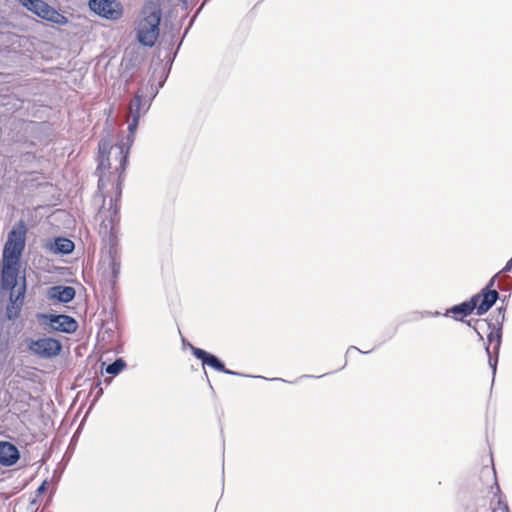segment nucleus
<instances>
[{
	"instance_id": "4be33fe9",
	"label": "nucleus",
	"mask_w": 512,
	"mask_h": 512,
	"mask_svg": "<svg viewBox=\"0 0 512 512\" xmlns=\"http://www.w3.org/2000/svg\"><path fill=\"white\" fill-rule=\"evenodd\" d=\"M512 270V258L506 263L505 267L502 269L501 272L507 273Z\"/></svg>"
},
{
	"instance_id": "f3484780",
	"label": "nucleus",
	"mask_w": 512,
	"mask_h": 512,
	"mask_svg": "<svg viewBox=\"0 0 512 512\" xmlns=\"http://www.w3.org/2000/svg\"><path fill=\"white\" fill-rule=\"evenodd\" d=\"M497 498V506L492 507V512H510L508 504L502 495L498 494Z\"/></svg>"
},
{
	"instance_id": "f03ea898",
	"label": "nucleus",
	"mask_w": 512,
	"mask_h": 512,
	"mask_svg": "<svg viewBox=\"0 0 512 512\" xmlns=\"http://www.w3.org/2000/svg\"><path fill=\"white\" fill-rule=\"evenodd\" d=\"M121 160L120 165L117 168L119 171V180L114 186L115 197L110 198L109 207L102 206L95 219L98 222V233L103 240L114 241L117 234V228L119 224V202L121 197V182L122 176L126 170L128 163V149H125L123 145L119 146Z\"/></svg>"
},
{
	"instance_id": "f257e3e1",
	"label": "nucleus",
	"mask_w": 512,
	"mask_h": 512,
	"mask_svg": "<svg viewBox=\"0 0 512 512\" xmlns=\"http://www.w3.org/2000/svg\"><path fill=\"white\" fill-rule=\"evenodd\" d=\"M26 234V225L21 220L8 233L2 250V295L9 292V303L6 306V317L9 320L19 317L26 294V278L25 275L20 276Z\"/></svg>"
},
{
	"instance_id": "6ab92c4d",
	"label": "nucleus",
	"mask_w": 512,
	"mask_h": 512,
	"mask_svg": "<svg viewBox=\"0 0 512 512\" xmlns=\"http://www.w3.org/2000/svg\"><path fill=\"white\" fill-rule=\"evenodd\" d=\"M48 489V482L47 481H43L41 483V485L37 488L36 490V498L32 501V503H36L39 499V497H41Z\"/></svg>"
},
{
	"instance_id": "aec40b11",
	"label": "nucleus",
	"mask_w": 512,
	"mask_h": 512,
	"mask_svg": "<svg viewBox=\"0 0 512 512\" xmlns=\"http://www.w3.org/2000/svg\"><path fill=\"white\" fill-rule=\"evenodd\" d=\"M109 148H110V143H109V141L102 140V141H100V142H99V151H100L101 153H103V154H104V153H107V152H108V150H109Z\"/></svg>"
},
{
	"instance_id": "423d86ee",
	"label": "nucleus",
	"mask_w": 512,
	"mask_h": 512,
	"mask_svg": "<svg viewBox=\"0 0 512 512\" xmlns=\"http://www.w3.org/2000/svg\"><path fill=\"white\" fill-rule=\"evenodd\" d=\"M29 348L33 353L41 357L52 358L60 353L61 343L54 338L46 337L31 341Z\"/></svg>"
},
{
	"instance_id": "7ed1b4c3",
	"label": "nucleus",
	"mask_w": 512,
	"mask_h": 512,
	"mask_svg": "<svg viewBox=\"0 0 512 512\" xmlns=\"http://www.w3.org/2000/svg\"><path fill=\"white\" fill-rule=\"evenodd\" d=\"M162 8L159 0H148L142 7L135 25L138 42L146 47H153L160 35Z\"/></svg>"
},
{
	"instance_id": "20e7f679",
	"label": "nucleus",
	"mask_w": 512,
	"mask_h": 512,
	"mask_svg": "<svg viewBox=\"0 0 512 512\" xmlns=\"http://www.w3.org/2000/svg\"><path fill=\"white\" fill-rule=\"evenodd\" d=\"M20 4L39 18L63 26L68 23V18L43 0H19Z\"/></svg>"
},
{
	"instance_id": "412c9836",
	"label": "nucleus",
	"mask_w": 512,
	"mask_h": 512,
	"mask_svg": "<svg viewBox=\"0 0 512 512\" xmlns=\"http://www.w3.org/2000/svg\"><path fill=\"white\" fill-rule=\"evenodd\" d=\"M105 187H106V181H105L104 177L101 176L98 181V189L103 192Z\"/></svg>"
},
{
	"instance_id": "9b49d317",
	"label": "nucleus",
	"mask_w": 512,
	"mask_h": 512,
	"mask_svg": "<svg viewBox=\"0 0 512 512\" xmlns=\"http://www.w3.org/2000/svg\"><path fill=\"white\" fill-rule=\"evenodd\" d=\"M191 350L193 355L197 359L202 361L203 365H208L215 369L216 371L223 372L226 374H238L236 372L230 371L229 369H226L224 364L216 356L206 352L205 350L194 346L191 347Z\"/></svg>"
},
{
	"instance_id": "1a4fd4ad",
	"label": "nucleus",
	"mask_w": 512,
	"mask_h": 512,
	"mask_svg": "<svg viewBox=\"0 0 512 512\" xmlns=\"http://www.w3.org/2000/svg\"><path fill=\"white\" fill-rule=\"evenodd\" d=\"M496 277L497 275L492 277L486 288L482 290V293L476 295L480 297V300L476 306L478 315L485 314L498 299V292L495 289H491V287L494 286Z\"/></svg>"
},
{
	"instance_id": "39448f33",
	"label": "nucleus",
	"mask_w": 512,
	"mask_h": 512,
	"mask_svg": "<svg viewBox=\"0 0 512 512\" xmlns=\"http://www.w3.org/2000/svg\"><path fill=\"white\" fill-rule=\"evenodd\" d=\"M89 7L96 14L111 20L122 16V8L115 0H90Z\"/></svg>"
},
{
	"instance_id": "0eeeda50",
	"label": "nucleus",
	"mask_w": 512,
	"mask_h": 512,
	"mask_svg": "<svg viewBox=\"0 0 512 512\" xmlns=\"http://www.w3.org/2000/svg\"><path fill=\"white\" fill-rule=\"evenodd\" d=\"M146 102L141 95L135 94L128 105V130L131 136L134 135L140 117L147 111Z\"/></svg>"
},
{
	"instance_id": "ddd939ff",
	"label": "nucleus",
	"mask_w": 512,
	"mask_h": 512,
	"mask_svg": "<svg viewBox=\"0 0 512 512\" xmlns=\"http://www.w3.org/2000/svg\"><path fill=\"white\" fill-rule=\"evenodd\" d=\"M75 289L71 286H53L48 289L47 297L51 301L71 302L75 297Z\"/></svg>"
},
{
	"instance_id": "2eb2a0df",
	"label": "nucleus",
	"mask_w": 512,
	"mask_h": 512,
	"mask_svg": "<svg viewBox=\"0 0 512 512\" xmlns=\"http://www.w3.org/2000/svg\"><path fill=\"white\" fill-rule=\"evenodd\" d=\"M126 367V363L123 359L119 358L114 361L112 364H109L106 367V373L111 375L119 374Z\"/></svg>"
},
{
	"instance_id": "9d476101",
	"label": "nucleus",
	"mask_w": 512,
	"mask_h": 512,
	"mask_svg": "<svg viewBox=\"0 0 512 512\" xmlns=\"http://www.w3.org/2000/svg\"><path fill=\"white\" fill-rule=\"evenodd\" d=\"M501 338V329L496 328L495 326L490 327V332L487 335L488 344L486 346V352L489 357V364L493 370L496 369Z\"/></svg>"
},
{
	"instance_id": "f8f14e48",
	"label": "nucleus",
	"mask_w": 512,
	"mask_h": 512,
	"mask_svg": "<svg viewBox=\"0 0 512 512\" xmlns=\"http://www.w3.org/2000/svg\"><path fill=\"white\" fill-rule=\"evenodd\" d=\"M480 300L479 296H473L470 300L455 305L447 310L446 315H450L457 321H462L466 316L470 315L475 309Z\"/></svg>"
},
{
	"instance_id": "dca6fc26",
	"label": "nucleus",
	"mask_w": 512,
	"mask_h": 512,
	"mask_svg": "<svg viewBox=\"0 0 512 512\" xmlns=\"http://www.w3.org/2000/svg\"><path fill=\"white\" fill-rule=\"evenodd\" d=\"M56 244L57 250L64 254L72 252L74 248V243L71 240L65 238L59 239Z\"/></svg>"
},
{
	"instance_id": "4468645a",
	"label": "nucleus",
	"mask_w": 512,
	"mask_h": 512,
	"mask_svg": "<svg viewBox=\"0 0 512 512\" xmlns=\"http://www.w3.org/2000/svg\"><path fill=\"white\" fill-rule=\"evenodd\" d=\"M20 460L18 448L10 443L2 441V466H13Z\"/></svg>"
},
{
	"instance_id": "a211bd4d",
	"label": "nucleus",
	"mask_w": 512,
	"mask_h": 512,
	"mask_svg": "<svg viewBox=\"0 0 512 512\" xmlns=\"http://www.w3.org/2000/svg\"><path fill=\"white\" fill-rule=\"evenodd\" d=\"M110 271L112 274V277L116 279L120 273L121 264L120 261L116 257H112L110 261Z\"/></svg>"
},
{
	"instance_id": "6e6552de",
	"label": "nucleus",
	"mask_w": 512,
	"mask_h": 512,
	"mask_svg": "<svg viewBox=\"0 0 512 512\" xmlns=\"http://www.w3.org/2000/svg\"><path fill=\"white\" fill-rule=\"evenodd\" d=\"M38 319L48 320L52 328L56 331L65 333H74L78 328L77 321L68 315H47L39 314Z\"/></svg>"
}]
</instances>
